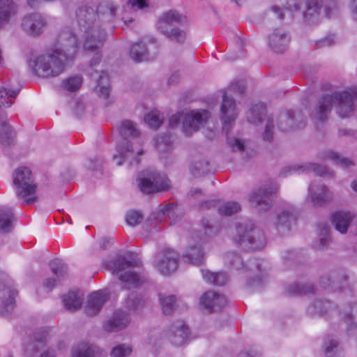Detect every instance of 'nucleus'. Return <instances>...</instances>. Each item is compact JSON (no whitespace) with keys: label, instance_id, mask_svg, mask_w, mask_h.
<instances>
[{"label":"nucleus","instance_id":"obj_1","mask_svg":"<svg viewBox=\"0 0 357 357\" xmlns=\"http://www.w3.org/2000/svg\"><path fill=\"white\" fill-rule=\"evenodd\" d=\"M60 49L42 54L34 61L33 71L41 77H54L64 70V62L72 59L78 49V40L72 32L63 31L59 38Z\"/></svg>","mask_w":357,"mask_h":357},{"label":"nucleus","instance_id":"obj_2","mask_svg":"<svg viewBox=\"0 0 357 357\" xmlns=\"http://www.w3.org/2000/svg\"><path fill=\"white\" fill-rule=\"evenodd\" d=\"M76 18L78 26L84 33V50L95 52L89 64L90 68L93 69L101 61L100 49L106 40V33L100 22L96 19L93 8L86 6L79 7L76 11Z\"/></svg>","mask_w":357,"mask_h":357},{"label":"nucleus","instance_id":"obj_3","mask_svg":"<svg viewBox=\"0 0 357 357\" xmlns=\"http://www.w3.org/2000/svg\"><path fill=\"white\" fill-rule=\"evenodd\" d=\"M220 112L221 120L223 123L222 130L226 134L227 144L229 149L234 153H239L244 159L252 158L255 152L248 146V141L230 134L237 112L235 100L231 96H229L226 91L223 93Z\"/></svg>","mask_w":357,"mask_h":357},{"label":"nucleus","instance_id":"obj_4","mask_svg":"<svg viewBox=\"0 0 357 357\" xmlns=\"http://www.w3.org/2000/svg\"><path fill=\"white\" fill-rule=\"evenodd\" d=\"M356 100L357 91H343L331 95H324L318 100L312 116L314 119L324 122L328 119V115L334 105L341 118L349 117L354 111V102Z\"/></svg>","mask_w":357,"mask_h":357},{"label":"nucleus","instance_id":"obj_5","mask_svg":"<svg viewBox=\"0 0 357 357\" xmlns=\"http://www.w3.org/2000/svg\"><path fill=\"white\" fill-rule=\"evenodd\" d=\"M275 122L281 132L294 131L305 127L306 116L299 109L282 112L278 114L276 120L272 116H269L262 132V138L264 141L270 142L273 139Z\"/></svg>","mask_w":357,"mask_h":357},{"label":"nucleus","instance_id":"obj_6","mask_svg":"<svg viewBox=\"0 0 357 357\" xmlns=\"http://www.w3.org/2000/svg\"><path fill=\"white\" fill-rule=\"evenodd\" d=\"M119 133L122 139L116 146L119 155H114V160L119 159L116 161V165L120 166L123 163H128L130 167L134 165H137L139 162L138 155H142L144 151L142 149H138L136 154L132 148V144H130V142L128 140L129 137L139 136V131L136 124L129 120L123 121L119 128Z\"/></svg>","mask_w":357,"mask_h":357},{"label":"nucleus","instance_id":"obj_7","mask_svg":"<svg viewBox=\"0 0 357 357\" xmlns=\"http://www.w3.org/2000/svg\"><path fill=\"white\" fill-rule=\"evenodd\" d=\"M231 238L236 246L246 251L260 250L266 245L264 233L251 220L238 223Z\"/></svg>","mask_w":357,"mask_h":357},{"label":"nucleus","instance_id":"obj_8","mask_svg":"<svg viewBox=\"0 0 357 357\" xmlns=\"http://www.w3.org/2000/svg\"><path fill=\"white\" fill-rule=\"evenodd\" d=\"M13 183L17 197L22 204L29 205L38 199L35 196L37 185L34 183L31 171L26 167L16 169L13 174Z\"/></svg>","mask_w":357,"mask_h":357},{"label":"nucleus","instance_id":"obj_9","mask_svg":"<svg viewBox=\"0 0 357 357\" xmlns=\"http://www.w3.org/2000/svg\"><path fill=\"white\" fill-rule=\"evenodd\" d=\"M209 116V112L204 109L191 110L189 112H179L170 116L169 126L172 128L181 126L183 133L189 135L197 131Z\"/></svg>","mask_w":357,"mask_h":357},{"label":"nucleus","instance_id":"obj_10","mask_svg":"<svg viewBox=\"0 0 357 357\" xmlns=\"http://www.w3.org/2000/svg\"><path fill=\"white\" fill-rule=\"evenodd\" d=\"M225 263L236 270L246 268L256 275L248 282V287L250 289H257L261 286L265 274L263 271V261L257 259H250L245 266L241 256L234 252H229L225 255Z\"/></svg>","mask_w":357,"mask_h":357},{"label":"nucleus","instance_id":"obj_11","mask_svg":"<svg viewBox=\"0 0 357 357\" xmlns=\"http://www.w3.org/2000/svg\"><path fill=\"white\" fill-rule=\"evenodd\" d=\"M112 270L113 275L118 277L119 280L124 282L128 288L132 285L138 286L141 282L140 277L135 272L132 271V268L139 267L142 262L137 258L127 259L123 256H119L112 262Z\"/></svg>","mask_w":357,"mask_h":357},{"label":"nucleus","instance_id":"obj_12","mask_svg":"<svg viewBox=\"0 0 357 357\" xmlns=\"http://www.w3.org/2000/svg\"><path fill=\"white\" fill-rule=\"evenodd\" d=\"M332 304L328 301L315 300L307 307V312L311 317L323 316L328 312L330 315L337 314L347 325V330L349 335H351L352 330L357 331V325L352 322L351 314V304H348L344 309L337 311L336 307L332 308Z\"/></svg>","mask_w":357,"mask_h":357},{"label":"nucleus","instance_id":"obj_13","mask_svg":"<svg viewBox=\"0 0 357 357\" xmlns=\"http://www.w3.org/2000/svg\"><path fill=\"white\" fill-rule=\"evenodd\" d=\"M138 185L144 194L166 191L170 187L169 180L155 169H149L142 172L138 178Z\"/></svg>","mask_w":357,"mask_h":357},{"label":"nucleus","instance_id":"obj_14","mask_svg":"<svg viewBox=\"0 0 357 357\" xmlns=\"http://www.w3.org/2000/svg\"><path fill=\"white\" fill-rule=\"evenodd\" d=\"M278 188V185L273 181L261 185L250 195V205L259 211H268L273 205V197Z\"/></svg>","mask_w":357,"mask_h":357},{"label":"nucleus","instance_id":"obj_15","mask_svg":"<svg viewBox=\"0 0 357 357\" xmlns=\"http://www.w3.org/2000/svg\"><path fill=\"white\" fill-rule=\"evenodd\" d=\"M306 6L303 13L304 20L307 23H314L318 20L319 10L321 8L319 0H288L287 8L291 11H298L303 5Z\"/></svg>","mask_w":357,"mask_h":357},{"label":"nucleus","instance_id":"obj_16","mask_svg":"<svg viewBox=\"0 0 357 357\" xmlns=\"http://www.w3.org/2000/svg\"><path fill=\"white\" fill-rule=\"evenodd\" d=\"M178 261V256L174 250L165 249L156 254L154 266L161 274L167 275L177 269Z\"/></svg>","mask_w":357,"mask_h":357},{"label":"nucleus","instance_id":"obj_17","mask_svg":"<svg viewBox=\"0 0 357 357\" xmlns=\"http://www.w3.org/2000/svg\"><path fill=\"white\" fill-rule=\"evenodd\" d=\"M190 335V329L183 320L174 321L165 333L167 339L176 347L186 344L189 340Z\"/></svg>","mask_w":357,"mask_h":357},{"label":"nucleus","instance_id":"obj_18","mask_svg":"<svg viewBox=\"0 0 357 357\" xmlns=\"http://www.w3.org/2000/svg\"><path fill=\"white\" fill-rule=\"evenodd\" d=\"M308 197L313 206L322 207L333 201L334 194L327 185L313 183L309 185Z\"/></svg>","mask_w":357,"mask_h":357},{"label":"nucleus","instance_id":"obj_19","mask_svg":"<svg viewBox=\"0 0 357 357\" xmlns=\"http://www.w3.org/2000/svg\"><path fill=\"white\" fill-rule=\"evenodd\" d=\"M148 47L144 42L139 41L131 45L130 56L135 62L153 60L158 53V48L155 43L151 42Z\"/></svg>","mask_w":357,"mask_h":357},{"label":"nucleus","instance_id":"obj_20","mask_svg":"<svg viewBox=\"0 0 357 357\" xmlns=\"http://www.w3.org/2000/svg\"><path fill=\"white\" fill-rule=\"evenodd\" d=\"M291 36L288 31L282 28L273 29L268 36L269 48L277 54L284 52L290 43Z\"/></svg>","mask_w":357,"mask_h":357},{"label":"nucleus","instance_id":"obj_21","mask_svg":"<svg viewBox=\"0 0 357 357\" xmlns=\"http://www.w3.org/2000/svg\"><path fill=\"white\" fill-rule=\"evenodd\" d=\"M227 303V298L213 291L205 292L200 298L199 305L208 312H216L224 307Z\"/></svg>","mask_w":357,"mask_h":357},{"label":"nucleus","instance_id":"obj_22","mask_svg":"<svg viewBox=\"0 0 357 357\" xmlns=\"http://www.w3.org/2000/svg\"><path fill=\"white\" fill-rule=\"evenodd\" d=\"M46 23L43 17L38 13H33L25 16L22 20V30L31 36H37L41 34Z\"/></svg>","mask_w":357,"mask_h":357},{"label":"nucleus","instance_id":"obj_23","mask_svg":"<svg viewBox=\"0 0 357 357\" xmlns=\"http://www.w3.org/2000/svg\"><path fill=\"white\" fill-rule=\"evenodd\" d=\"M52 273L55 278H47L43 282V286L48 291H51L60 280L68 277V266L61 259H56L50 263Z\"/></svg>","mask_w":357,"mask_h":357},{"label":"nucleus","instance_id":"obj_24","mask_svg":"<svg viewBox=\"0 0 357 357\" xmlns=\"http://www.w3.org/2000/svg\"><path fill=\"white\" fill-rule=\"evenodd\" d=\"M313 172L316 175L324 176L327 173L326 167L317 163H305L303 165H295L284 167L280 172L282 176H287L294 173H307Z\"/></svg>","mask_w":357,"mask_h":357},{"label":"nucleus","instance_id":"obj_25","mask_svg":"<svg viewBox=\"0 0 357 357\" xmlns=\"http://www.w3.org/2000/svg\"><path fill=\"white\" fill-rule=\"evenodd\" d=\"M108 298L109 294L105 290H100L91 294L85 307L86 314L89 316L96 315Z\"/></svg>","mask_w":357,"mask_h":357},{"label":"nucleus","instance_id":"obj_26","mask_svg":"<svg viewBox=\"0 0 357 357\" xmlns=\"http://www.w3.org/2000/svg\"><path fill=\"white\" fill-rule=\"evenodd\" d=\"M347 281L348 276L346 273L344 271H339L322 276L320 284L325 289H336L345 286Z\"/></svg>","mask_w":357,"mask_h":357},{"label":"nucleus","instance_id":"obj_27","mask_svg":"<svg viewBox=\"0 0 357 357\" xmlns=\"http://www.w3.org/2000/svg\"><path fill=\"white\" fill-rule=\"evenodd\" d=\"M17 293L15 289L0 283V298L2 299L0 314L5 316L14 309Z\"/></svg>","mask_w":357,"mask_h":357},{"label":"nucleus","instance_id":"obj_28","mask_svg":"<svg viewBox=\"0 0 357 357\" xmlns=\"http://www.w3.org/2000/svg\"><path fill=\"white\" fill-rule=\"evenodd\" d=\"M130 322L128 314L123 311H116L104 324V328L108 332H116L125 328Z\"/></svg>","mask_w":357,"mask_h":357},{"label":"nucleus","instance_id":"obj_29","mask_svg":"<svg viewBox=\"0 0 357 357\" xmlns=\"http://www.w3.org/2000/svg\"><path fill=\"white\" fill-rule=\"evenodd\" d=\"M355 215L349 211H338L331 215V222L336 230L345 234Z\"/></svg>","mask_w":357,"mask_h":357},{"label":"nucleus","instance_id":"obj_30","mask_svg":"<svg viewBox=\"0 0 357 357\" xmlns=\"http://www.w3.org/2000/svg\"><path fill=\"white\" fill-rule=\"evenodd\" d=\"M0 144L3 147H10L15 144V133L7 122L5 112H0Z\"/></svg>","mask_w":357,"mask_h":357},{"label":"nucleus","instance_id":"obj_31","mask_svg":"<svg viewBox=\"0 0 357 357\" xmlns=\"http://www.w3.org/2000/svg\"><path fill=\"white\" fill-rule=\"evenodd\" d=\"M295 220V215L292 210H283L277 215L274 225L278 232L281 235L287 234Z\"/></svg>","mask_w":357,"mask_h":357},{"label":"nucleus","instance_id":"obj_32","mask_svg":"<svg viewBox=\"0 0 357 357\" xmlns=\"http://www.w3.org/2000/svg\"><path fill=\"white\" fill-rule=\"evenodd\" d=\"M185 22V17L176 10H169L162 14L157 23V29L160 32H167L169 26L175 24H182Z\"/></svg>","mask_w":357,"mask_h":357},{"label":"nucleus","instance_id":"obj_33","mask_svg":"<svg viewBox=\"0 0 357 357\" xmlns=\"http://www.w3.org/2000/svg\"><path fill=\"white\" fill-rule=\"evenodd\" d=\"M89 73L92 79L97 80V85L95 87L96 92L100 97L108 98L110 90L108 75L104 71H101L100 74L97 71Z\"/></svg>","mask_w":357,"mask_h":357},{"label":"nucleus","instance_id":"obj_34","mask_svg":"<svg viewBox=\"0 0 357 357\" xmlns=\"http://www.w3.org/2000/svg\"><path fill=\"white\" fill-rule=\"evenodd\" d=\"M205 252L200 245L189 246L183 255V260L189 264L200 266L204 260Z\"/></svg>","mask_w":357,"mask_h":357},{"label":"nucleus","instance_id":"obj_35","mask_svg":"<svg viewBox=\"0 0 357 357\" xmlns=\"http://www.w3.org/2000/svg\"><path fill=\"white\" fill-rule=\"evenodd\" d=\"M16 13L17 6L13 0H0V28L6 25Z\"/></svg>","mask_w":357,"mask_h":357},{"label":"nucleus","instance_id":"obj_36","mask_svg":"<svg viewBox=\"0 0 357 357\" xmlns=\"http://www.w3.org/2000/svg\"><path fill=\"white\" fill-rule=\"evenodd\" d=\"M95 14L97 21L109 22L116 15V7L111 1H102L97 7V13Z\"/></svg>","mask_w":357,"mask_h":357},{"label":"nucleus","instance_id":"obj_37","mask_svg":"<svg viewBox=\"0 0 357 357\" xmlns=\"http://www.w3.org/2000/svg\"><path fill=\"white\" fill-rule=\"evenodd\" d=\"M172 137L169 134H159L154 139L155 146L160 157L166 158V154L172 149Z\"/></svg>","mask_w":357,"mask_h":357},{"label":"nucleus","instance_id":"obj_38","mask_svg":"<svg viewBox=\"0 0 357 357\" xmlns=\"http://www.w3.org/2000/svg\"><path fill=\"white\" fill-rule=\"evenodd\" d=\"M83 298L77 292L71 291L63 296V303L65 308L74 312L79 309L82 305Z\"/></svg>","mask_w":357,"mask_h":357},{"label":"nucleus","instance_id":"obj_39","mask_svg":"<svg viewBox=\"0 0 357 357\" xmlns=\"http://www.w3.org/2000/svg\"><path fill=\"white\" fill-rule=\"evenodd\" d=\"M202 274L204 280L213 285H225L228 280V275L225 272L213 273L208 270H202Z\"/></svg>","mask_w":357,"mask_h":357},{"label":"nucleus","instance_id":"obj_40","mask_svg":"<svg viewBox=\"0 0 357 357\" xmlns=\"http://www.w3.org/2000/svg\"><path fill=\"white\" fill-rule=\"evenodd\" d=\"M266 105L259 102L252 106L248 114V121L253 124H257L262 122L264 117L266 115Z\"/></svg>","mask_w":357,"mask_h":357},{"label":"nucleus","instance_id":"obj_41","mask_svg":"<svg viewBox=\"0 0 357 357\" xmlns=\"http://www.w3.org/2000/svg\"><path fill=\"white\" fill-rule=\"evenodd\" d=\"M15 221L14 214L10 209H0V231L4 234L10 232Z\"/></svg>","mask_w":357,"mask_h":357},{"label":"nucleus","instance_id":"obj_42","mask_svg":"<svg viewBox=\"0 0 357 357\" xmlns=\"http://www.w3.org/2000/svg\"><path fill=\"white\" fill-rule=\"evenodd\" d=\"M319 158L325 160L329 159L335 162V164L339 165L344 167H347L354 165V162L351 160L341 157L337 153H335L333 151H326L323 153H320L319 154Z\"/></svg>","mask_w":357,"mask_h":357},{"label":"nucleus","instance_id":"obj_43","mask_svg":"<svg viewBox=\"0 0 357 357\" xmlns=\"http://www.w3.org/2000/svg\"><path fill=\"white\" fill-rule=\"evenodd\" d=\"M100 349L97 346L82 344L73 352V357H98Z\"/></svg>","mask_w":357,"mask_h":357},{"label":"nucleus","instance_id":"obj_44","mask_svg":"<svg viewBox=\"0 0 357 357\" xmlns=\"http://www.w3.org/2000/svg\"><path fill=\"white\" fill-rule=\"evenodd\" d=\"M286 292L290 296L303 295L314 292V287L310 284L294 283L286 287Z\"/></svg>","mask_w":357,"mask_h":357},{"label":"nucleus","instance_id":"obj_45","mask_svg":"<svg viewBox=\"0 0 357 357\" xmlns=\"http://www.w3.org/2000/svg\"><path fill=\"white\" fill-rule=\"evenodd\" d=\"M20 92V89L11 90L2 87L0 89V112H4L2 107H9L13 103L12 99L15 98Z\"/></svg>","mask_w":357,"mask_h":357},{"label":"nucleus","instance_id":"obj_46","mask_svg":"<svg viewBox=\"0 0 357 357\" xmlns=\"http://www.w3.org/2000/svg\"><path fill=\"white\" fill-rule=\"evenodd\" d=\"M159 300L164 314H170L176 309V296L159 294Z\"/></svg>","mask_w":357,"mask_h":357},{"label":"nucleus","instance_id":"obj_47","mask_svg":"<svg viewBox=\"0 0 357 357\" xmlns=\"http://www.w3.org/2000/svg\"><path fill=\"white\" fill-rule=\"evenodd\" d=\"M191 173L196 177L201 176L210 172V162L206 159L195 162L190 167Z\"/></svg>","mask_w":357,"mask_h":357},{"label":"nucleus","instance_id":"obj_48","mask_svg":"<svg viewBox=\"0 0 357 357\" xmlns=\"http://www.w3.org/2000/svg\"><path fill=\"white\" fill-rule=\"evenodd\" d=\"M172 42L183 44L186 39V33L179 28L167 29V32H161Z\"/></svg>","mask_w":357,"mask_h":357},{"label":"nucleus","instance_id":"obj_49","mask_svg":"<svg viewBox=\"0 0 357 357\" xmlns=\"http://www.w3.org/2000/svg\"><path fill=\"white\" fill-rule=\"evenodd\" d=\"M144 299L135 293L130 294L126 301V307L131 310H138L143 307Z\"/></svg>","mask_w":357,"mask_h":357},{"label":"nucleus","instance_id":"obj_50","mask_svg":"<svg viewBox=\"0 0 357 357\" xmlns=\"http://www.w3.org/2000/svg\"><path fill=\"white\" fill-rule=\"evenodd\" d=\"M320 238L317 243L314 245L315 248L322 250L326 248L330 241L329 231L330 227L326 224H320Z\"/></svg>","mask_w":357,"mask_h":357},{"label":"nucleus","instance_id":"obj_51","mask_svg":"<svg viewBox=\"0 0 357 357\" xmlns=\"http://www.w3.org/2000/svg\"><path fill=\"white\" fill-rule=\"evenodd\" d=\"M82 84V78L80 76L75 75L64 79L62 86L66 91L73 92L78 90Z\"/></svg>","mask_w":357,"mask_h":357},{"label":"nucleus","instance_id":"obj_52","mask_svg":"<svg viewBox=\"0 0 357 357\" xmlns=\"http://www.w3.org/2000/svg\"><path fill=\"white\" fill-rule=\"evenodd\" d=\"M145 121L149 126L154 129H157L162 123V117L158 111H151L145 116Z\"/></svg>","mask_w":357,"mask_h":357},{"label":"nucleus","instance_id":"obj_53","mask_svg":"<svg viewBox=\"0 0 357 357\" xmlns=\"http://www.w3.org/2000/svg\"><path fill=\"white\" fill-rule=\"evenodd\" d=\"M241 210V206L238 202H227L220 206L218 209L221 215H231Z\"/></svg>","mask_w":357,"mask_h":357},{"label":"nucleus","instance_id":"obj_54","mask_svg":"<svg viewBox=\"0 0 357 357\" xmlns=\"http://www.w3.org/2000/svg\"><path fill=\"white\" fill-rule=\"evenodd\" d=\"M177 209V204L175 203H169L165 206L160 205L158 206V215L153 214V219L158 218L162 215H167L173 217L175 214V211Z\"/></svg>","mask_w":357,"mask_h":357},{"label":"nucleus","instance_id":"obj_55","mask_svg":"<svg viewBox=\"0 0 357 357\" xmlns=\"http://www.w3.org/2000/svg\"><path fill=\"white\" fill-rule=\"evenodd\" d=\"M132 351V349L128 345L120 344L114 347L111 351L112 357H126L128 356Z\"/></svg>","mask_w":357,"mask_h":357},{"label":"nucleus","instance_id":"obj_56","mask_svg":"<svg viewBox=\"0 0 357 357\" xmlns=\"http://www.w3.org/2000/svg\"><path fill=\"white\" fill-rule=\"evenodd\" d=\"M126 220L128 225L135 227L142 222L143 215L139 211H131L127 213Z\"/></svg>","mask_w":357,"mask_h":357},{"label":"nucleus","instance_id":"obj_57","mask_svg":"<svg viewBox=\"0 0 357 357\" xmlns=\"http://www.w3.org/2000/svg\"><path fill=\"white\" fill-rule=\"evenodd\" d=\"M338 342L333 339H327L324 342L325 352L328 357H335L337 351Z\"/></svg>","mask_w":357,"mask_h":357},{"label":"nucleus","instance_id":"obj_58","mask_svg":"<svg viewBox=\"0 0 357 357\" xmlns=\"http://www.w3.org/2000/svg\"><path fill=\"white\" fill-rule=\"evenodd\" d=\"M148 7V3L146 0H128L126 6H125V10L132 9L135 10L136 9H143Z\"/></svg>","mask_w":357,"mask_h":357},{"label":"nucleus","instance_id":"obj_59","mask_svg":"<svg viewBox=\"0 0 357 357\" xmlns=\"http://www.w3.org/2000/svg\"><path fill=\"white\" fill-rule=\"evenodd\" d=\"M47 336L48 333L45 329L37 330L33 334L34 343L39 344L43 347L47 340Z\"/></svg>","mask_w":357,"mask_h":357},{"label":"nucleus","instance_id":"obj_60","mask_svg":"<svg viewBox=\"0 0 357 357\" xmlns=\"http://www.w3.org/2000/svg\"><path fill=\"white\" fill-rule=\"evenodd\" d=\"M245 90V86L244 82L243 81H237L232 82L227 88L228 91L236 93L240 95L243 94Z\"/></svg>","mask_w":357,"mask_h":357},{"label":"nucleus","instance_id":"obj_61","mask_svg":"<svg viewBox=\"0 0 357 357\" xmlns=\"http://www.w3.org/2000/svg\"><path fill=\"white\" fill-rule=\"evenodd\" d=\"M218 202L215 199L207 200L202 202L199 204V208L200 211H204L211 208H215L217 206Z\"/></svg>","mask_w":357,"mask_h":357},{"label":"nucleus","instance_id":"obj_62","mask_svg":"<svg viewBox=\"0 0 357 357\" xmlns=\"http://www.w3.org/2000/svg\"><path fill=\"white\" fill-rule=\"evenodd\" d=\"M102 162V161L100 158H90L88 160L86 167L89 169L91 170L98 169V168L101 165Z\"/></svg>","mask_w":357,"mask_h":357},{"label":"nucleus","instance_id":"obj_63","mask_svg":"<svg viewBox=\"0 0 357 357\" xmlns=\"http://www.w3.org/2000/svg\"><path fill=\"white\" fill-rule=\"evenodd\" d=\"M270 13H273L276 17L279 20H283L284 19V12L282 8H281L280 6L273 5L271 6L269 10Z\"/></svg>","mask_w":357,"mask_h":357},{"label":"nucleus","instance_id":"obj_64","mask_svg":"<svg viewBox=\"0 0 357 357\" xmlns=\"http://www.w3.org/2000/svg\"><path fill=\"white\" fill-rule=\"evenodd\" d=\"M203 195V190L199 188H192L188 192V197L193 199H199Z\"/></svg>","mask_w":357,"mask_h":357}]
</instances>
